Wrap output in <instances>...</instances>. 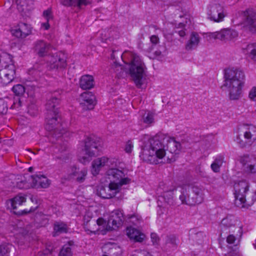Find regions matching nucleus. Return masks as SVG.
Listing matches in <instances>:
<instances>
[{
  "label": "nucleus",
  "mask_w": 256,
  "mask_h": 256,
  "mask_svg": "<svg viewBox=\"0 0 256 256\" xmlns=\"http://www.w3.org/2000/svg\"><path fill=\"white\" fill-rule=\"evenodd\" d=\"M52 46L49 43L42 40H38L34 43V50L40 56H46V66L48 70L64 68L66 66V54L62 52L50 55Z\"/></svg>",
  "instance_id": "20e7f679"
},
{
  "label": "nucleus",
  "mask_w": 256,
  "mask_h": 256,
  "mask_svg": "<svg viewBox=\"0 0 256 256\" xmlns=\"http://www.w3.org/2000/svg\"><path fill=\"white\" fill-rule=\"evenodd\" d=\"M68 226L62 222H56L54 224V236L62 233H66L68 232Z\"/></svg>",
  "instance_id": "c85d7f7f"
},
{
  "label": "nucleus",
  "mask_w": 256,
  "mask_h": 256,
  "mask_svg": "<svg viewBox=\"0 0 256 256\" xmlns=\"http://www.w3.org/2000/svg\"><path fill=\"white\" fill-rule=\"evenodd\" d=\"M221 225L226 227H230L232 226V224L230 223V219L228 218H226L222 219V220Z\"/></svg>",
  "instance_id": "c03bdc74"
},
{
  "label": "nucleus",
  "mask_w": 256,
  "mask_h": 256,
  "mask_svg": "<svg viewBox=\"0 0 256 256\" xmlns=\"http://www.w3.org/2000/svg\"><path fill=\"white\" fill-rule=\"evenodd\" d=\"M72 254L71 252L70 248L66 245H65L63 246L62 249L60 253L59 254V256H72Z\"/></svg>",
  "instance_id": "4c0bfd02"
},
{
  "label": "nucleus",
  "mask_w": 256,
  "mask_h": 256,
  "mask_svg": "<svg viewBox=\"0 0 256 256\" xmlns=\"http://www.w3.org/2000/svg\"><path fill=\"white\" fill-rule=\"evenodd\" d=\"M28 178L33 183V188H46L50 184V180L43 175L28 176Z\"/></svg>",
  "instance_id": "6ab92c4d"
},
{
  "label": "nucleus",
  "mask_w": 256,
  "mask_h": 256,
  "mask_svg": "<svg viewBox=\"0 0 256 256\" xmlns=\"http://www.w3.org/2000/svg\"><path fill=\"white\" fill-rule=\"evenodd\" d=\"M92 0H60L62 4L66 6H74L82 9L92 3Z\"/></svg>",
  "instance_id": "aec40b11"
},
{
  "label": "nucleus",
  "mask_w": 256,
  "mask_h": 256,
  "mask_svg": "<svg viewBox=\"0 0 256 256\" xmlns=\"http://www.w3.org/2000/svg\"><path fill=\"white\" fill-rule=\"evenodd\" d=\"M244 170L247 174H256V157L253 155H244L239 158Z\"/></svg>",
  "instance_id": "9b49d317"
},
{
  "label": "nucleus",
  "mask_w": 256,
  "mask_h": 256,
  "mask_svg": "<svg viewBox=\"0 0 256 256\" xmlns=\"http://www.w3.org/2000/svg\"><path fill=\"white\" fill-rule=\"evenodd\" d=\"M244 138L248 142L256 140V126L254 125H247L242 128Z\"/></svg>",
  "instance_id": "412c9836"
},
{
  "label": "nucleus",
  "mask_w": 256,
  "mask_h": 256,
  "mask_svg": "<svg viewBox=\"0 0 256 256\" xmlns=\"http://www.w3.org/2000/svg\"><path fill=\"white\" fill-rule=\"evenodd\" d=\"M159 38L158 36H156L154 35L150 37V41L152 44H157L158 42Z\"/></svg>",
  "instance_id": "8fccbe9b"
},
{
  "label": "nucleus",
  "mask_w": 256,
  "mask_h": 256,
  "mask_svg": "<svg viewBox=\"0 0 256 256\" xmlns=\"http://www.w3.org/2000/svg\"><path fill=\"white\" fill-rule=\"evenodd\" d=\"M26 202V198L24 194H18L13 198L10 199L6 202V205L8 208L16 209L18 206L22 205Z\"/></svg>",
  "instance_id": "5701e85b"
},
{
  "label": "nucleus",
  "mask_w": 256,
  "mask_h": 256,
  "mask_svg": "<svg viewBox=\"0 0 256 256\" xmlns=\"http://www.w3.org/2000/svg\"><path fill=\"white\" fill-rule=\"evenodd\" d=\"M44 256H52V254L51 253H50L48 254H47V255Z\"/></svg>",
  "instance_id": "13d9d810"
},
{
  "label": "nucleus",
  "mask_w": 256,
  "mask_h": 256,
  "mask_svg": "<svg viewBox=\"0 0 256 256\" xmlns=\"http://www.w3.org/2000/svg\"><path fill=\"white\" fill-rule=\"evenodd\" d=\"M246 52L250 58L256 61V43L248 44Z\"/></svg>",
  "instance_id": "c756f323"
},
{
  "label": "nucleus",
  "mask_w": 256,
  "mask_h": 256,
  "mask_svg": "<svg viewBox=\"0 0 256 256\" xmlns=\"http://www.w3.org/2000/svg\"><path fill=\"white\" fill-rule=\"evenodd\" d=\"M249 184L246 180H240L234 185L235 204L240 208H247L250 206L246 200V194L248 190Z\"/></svg>",
  "instance_id": "1a4fd4ad"
},
{
  "label": "nucleus",
  "mask_w": 256,
  "mask_h": 256,
  "mask_svg": "<svg viewBox=\"0 0 256 256\" xmlns=\"http://www.w3.org/2000/svg\"><path fill=\"white\" fill-rule=\"evenodd\" d=\"M84 228L88 234H98V220H92L91 218L86 215L84 218Z\"/></svg>",
  "instance_id": "a211bd4d"
},
{
  "label": "nucleus",
  "mask_w": 256,
  "mask_h": 256,
  "mask_svg": "<svg viewBox=\"0 0 256 256\" xmlns=\"http://www.w3.org/2000/svg\"><path fill=\"white\" fill-rule=\"evenodd\" d=\"M168 192L170 194H172V190H170L169 191H168ZM171 194H170V195Z\"/></svg>",
  "instance_id": "052dcab7"
},
{
  "label": "nucleus",
  "mask_w": 256,
  "mask_h": 256,
  "mask_svg": "<svg viewBox=\"0 0 256 256\" xmlns=\"http://www.w3.org/2000/svg\"><path fill=\"white\" fill-rule=\"evenodd\" d=\"M98 234H105L108 232L114 230L109 221L107 222L104 218H100L98 219Z\"/></svg>",
  "instance_id": "393cba45"
},
{
  "label": "nucleus",
  "mask_w": 256,
  "mask_h": 256,
  "mask_svg": "<svg viewBox=\"0 0 256 256\" xmlns=\"http://www.w3.org/2000/svg\"><path fill=\"white\" fill-rule=\"evenodd\" d=\"M236 254L239 255V252L238 251L236 252Z\"/></svg>",
  "instance_id": "e2e57ef3"
},
{
  "label": "nucleus",
  "mask_w": 256,
  "mask_h": 256,
  "mask_svg": "<svg viewBox=\"0 0 256 256\" xmlns=\"http://www.w3.org/2000/svg\"><path fill=\"white\" fill-rule=\"evenodd\" d=\"M140 157L144 161L157 164L160 158V138L156 136L142 146Z\"/></svg>",
  "instance_id": "423d86ee"
},
{
  "label": "nucleus",
  "mask_w": 256,
  "mask_h": 256,
  "mask_svg": "<svg viewBox=\"0 0 256 256\" xmlns=\"http://www.w3.org/2000/svg\"><path fill=\"white\" fill-rule=\"evenodd\" d=\"M238 36L237 32L232 28H224L212 34V36L214 38L226 41L233 40Z\"/></svg>",
  "instance_id": "2eb2a0df"
},
{
  "label": "nucleus",
  "mask_w": 256,
  "mask_h": 256,
  "mask_svg": "<svg viewBox=\"0 0 256 256\" xmlns=\"http://www.w3.org/2000/svg\"><path fill=\"white\" fill-rule=\"evenodd\" d=\"M21 106V102L19 98H14L13 100V104L10 106L12 109L18 108Z\"/></svg>",
  "instance_id": "79ce46f5"
},
{
  "label": "nucleus",
  "mask_w": 256,
  "mask_h": 256,
  "mask_svg": "<svg viewBox=\"0 0 256 256\" xmlns=\"http://www.w3.org/2000/svg\"><path fill=\"white\" fill-rule=\"evenodd\" d=\"M43 16L46 20L47 22H49L50 20L52 19V14L50 8H48L45 10L43 12Z\"/></svg>",
  "instance_id": "ea45409f"
},
{
  "label": "nucleus",
  "mask_w": 256,
  "mask_h": 256,
  "mask_svg": "<svg viewBox=\"0 0 256 256\" xmlns=\"http://www.w3.org/2000/svg\"><path fill=\"white\" fill-rule=\"evenodd\" d=\"M126 233L130 239L133 240L135 242H142L145 238L144 234L132 227H128L126 228Z\"/></svg>",
  "instance_id": "4be33fe9"
},
{
  "label": "nucleus",
  "mask_w": 256,
  "mask_h": 256,
  "mask_svg": "<svg viewBox=\"0 0 256 256\" xmlns=\"http://www.w3.org/2000/svg\"><path fill=\"white\" fill-rule=\"evenodd\" d=\"M162 138V137H161ZM180 144L174 138L163 136L161 142V162H170L171 160L166 157V150H168L171 154H178L181 150Z\"/></svg>",
  "instance_id": "6e6552de"
},
{
  "label": "nucleus",
  "mask_w": 256,
  "mask_h": 256,
  "mask_svg": "<svg viewBox=\"0 0 256 256\" xmlns=\"http://www.w3.org/2000/svg\"><path fill=\"white\" fill-rule=\"evenodd\" d=\"M200 38L198 34L193 32L191 34L190 38L185 45V48L187 50L196 49L200 42Z\"/></svg>",
  "instance_id": "b1692460"
},
{
  "label": "nucleus",
  "mask_w": 256,
  "mask_h": 256,
  "mask_svg": "<svg viewBox=\"0 0 256 256\" xmlns=\"http://www.w3.org/2000/svg\"><path fill=\"white\" fill-rule=\"evenodd\" d=\"M168 39L169 40H171L172 39V34L170 33L168 34Z\"/></svg>",
  "instance_id": "4d7b16f0"
},
{
  "label": "nucleus",
  "mask_w": 256,
  "mask_h": 256,
  "mask_svg": "<svg viewBox=\"0 0 256 256\" xmlns=\"http://www.w3.org/2000/svg\"><path fill=\"white\" fill-rule=\"evenodd\" d=\"M236 240L235 236L232 234H230L226 238V242L230 244H234Z\"/></svg>",
  "instance_id": "49530a36"
},
{
  "label": "nucleus",
  "mask_w": 256,
  "mask_h": 256,
  "mask_svg": "<svg viewBox=\"0 0 256 256\" xmlns=\"http://www.w3.org/2000/svg\"><path fill=\"white\" fill-rule=\"evenodd\" d=\"M184 186L185 187V190H186V188L187 187H188V186Z\"/></svg>",
  "instance_id": "680f3d73"
},
{
  "label": "nucleus",
  "mask_w": 256,
  "mask_h": 256,
  "mask_svg": "<svg viewBox=\"0 0 256 256\" xmlns=\"http://www.w3.org/2000/svg\"><path fill=\"white\" fill-rule=\"evenodd\" d=\"M152 241L154 244H157L159 238L158 235L155 233H152L150 235Z\"/></svg>",
  "instance_id": "a18cd8bd"
},
{
  "label": "nucleus",
  "mask_w": 256,
  "mask_h": 256,
  "mask_svg": "<svg viewBox=\"0 0 256 256\" xmlns=\"http://www.w3.org/2000/svg\"><path fill=\"white\" fill-rule=\"evenodd\" d=\"M134 144L130 140H128L126 144L124 150L126 153H130L133 149Z\"/></svg>",
  "instance_id": "a19ab883"
},
{
  "label": "nucleus",
  "mask_w": 256,
  "mask_h": 256,
  "mask_svg": "<svg viewBox=\"0 0 256 256\" xmlns=\"http://www.w3.org/2000/svg\"><path fill=\"white\" fill-rule=\"evenodd\" d=\"M13 92L17 96H20L24 94L25 92L24 87L22 84H16L12 87Z\"/></svg>",
  "instance_id": "e433bc0d"
},
{
  "label": "nucleus",
  "mask_w": 256,
  "mask_h": 256,
  "mask_svg": "<svg viewBox=\"0 0 256 256\" xmlns=\"http://www.w3.org/2000/svg\"><path fill=\"white\" fill-rule=\"evenodd\" d=\"M124 214L120 210H116L112 211L108 218L109 224H110L114 230L122 226L123 223Z\"/></svg>",
  "instance_id": "f3484780"
},
{
  "label": "nucleus",
  "mask_w": 256,
  "mask_h": 256,
  "mask_svg": "<svg viewBox=\"0 0 256 256\" xmlns=\"http://www.w3.org/2000/svg\"><path fill=\"white\" fill-rule=\"evenodd\" d=\"M43 66L38 64H36L34 67L30 70L29 74L32 75L34 78L40 76V72L42 70Z\"/></svg>",
  "instance_id": "c9c22d12"
},
{
  "label": "nucleus",
  "mask_w": 256,
  "mask_h": 256,
  "mask_svg": "<svg viewBox=\"0 0 256 256\" xmlns=\"http://www.w3.org/2000/svg\"><path fill=\"white\" fill-rule=\"evenodd\" d=\"M16 74V67L12 61L0 70V77L4 84H10L14 79Z\"/></svg>",
  "instance_id": "f8f14e48"
},
{
  "label": "nucleus",
  "mask_w": 256,
  "mask_h": 256,
  "mask_svg": "<svg viewBox=\"0 0 256 256\" xmlns=\"http://www.w3.org/2000/svg\"><path fill=\"white\" fill-rule=\"evenodd\" d=\"M11 32L12 34L14 36L18 38H24L23 37L22 32H21V30L20 28L18 25L14 28L12 29Z\"/></svg>",
  "instance_id": "58836bf2"
},
{
  "label": "nucleus",
  "mask_w": 256,
  "mask_h": 256,
  "mask_svg": "<svg viewBox=\"0 0 256 256\" xmlns=\"http://www.w3.org/2000/svg\"><path fill=\"white\" fill-rule=\"evenodd\" d=\"M18 26L24 38L32 33V28L30 25L25 23H20Z\"/></svg>",
  "instance_id": "2f4dec72"
},
{
  "label": "nucleus",
  "mask_w": 256,
  "mask_h": 256,
  "mask_svg": "<svg viewBox=\"0 0 256 256\" xmlns=\"http://www.w3.org/2000/svg\"><path fill=\"white\" fill-rule=\"evenodd\" d=\"M16 4L17 8L20 12H26L30 10L33 7V0H16Z\"/></svg>",
  "instance_id": "bb28decb"
},
{
  "label": "nucleus",
  "mask_w": 256,
  "mask_h": 256,
  "mask_svg": "<svg viewBox=\"0 0 256 256\" xmlns=\"http://www.w3.org/2000/svg\"><path fill=\"white\" fill-rule=\"evenodd\" d=\"M142 120L146 126L153 124L154 120V113L150 112H146L143 116Z\"/></svg>",
  "instance_id": "7c9ffc66"
},
{
  "label": "nucleus",
  "mask_w": 256,
  "mask_h": 256,
  "mask_svg": "<svg viewBox=\"0 0 256 256\" xmlns=\"http://www.w3.org/2000/svg\"><path fill=\"white\" fill-rule=\"evenodd\" d=\"M197 234L198 235V236H202V234L201 232L198 233Z\"/></svg>",
  "instance_id": "bf43d9fd"
},
{
  "label": "nucleus",
  "mask_w": 256,
  "mask_h": 256,
  "mask_svg": "<svg viewBox=\"0 0 256 256\" xmlns=\"http://www.w3.org/2000/svg\"><path fill=\"white\" fill-rule=\"evenodd\" d=\"M12 246V244H4L0 246V256H8Z\"/></svg>",
  "instance_id": "f704fd0d"
},
{
  "label": "nucleus",
  "mask_w": 256,
  "mask_h": 256,
  "mask_svg": "<svg viewBox=\"0 0 256 256\" xmlns=\"http://www.w3.org/2000/svg\"><path fill=\"white\" fill-rule=\"evenodd\" d=\"M45 216L42 214H36V220L37 222H40L41 220H44Z\"/></svg>",
  "instance_id": "de8ad7c7"
},
{
  "label": "nucleus",
  "mask_w": 256,
  "mask_h": 256,
  "mask_svg": "<svg viewBox=\"0 0 256 256\" xmlns=\"http://www.w3.org/2000/svg\"><path fill=\"white\" fill-rule=\"evenodd\" d=\"M225 16L224 8L219 4L212 6L208 13V18L217 22H222Z\"/></svg>",
  "instance_id": "dca6fc26"
},
{
  "label": "nucleus",
  "mask_w": 256,
  "mask_h": 256,
  "mask_svg": "<svg viewBox=\"0 0 256 256\" xmlns=\"http://www.w3.org/2000/svg\"><path fill=\"white\" fill-rule=\"evenodd\" d=\"M80 86L83 90H89L94 86V80L90 75H84L81 77Z\"/></svg>",
  "instance_id": "a878e982"
},
{
  "label": "nucleus",
  "mask_w": 256,
  "mask_h": 256,
  "mask_svg": "<svg viewBox=\"0 0 256 256\" xmlns=\"http://www.w3.org/2000/svg\"><path fill=\"white\" fill-rule=\"evenodd\" d=\"M166 244L170 248H175L176 245V238L174 235L168 236L165 238Z\"/></svg>",
  "instance_id": "72a5a7b5"
},
{
  "label": "nucleus",
  "mask_w": 256,
  "mask_h": 256,
  "mask_svg": "<svg viewBox=\"0 0 256 256\" xmlns=\"http://www.w3.org/2000/svg\"><path fill=\"white\" fill-rule=\"evenodd\" d=\"M96 97L91 92H84L80 98V104L84 110H92L96 104Z\"/></svg>",
  "instance_id": "4468645a"
},
{
  "label": "nucleus",
  "mask_w": 256,
  "mask_h": 256,
  "mask_svg": "<svg viewBox=\"0 0 256 256\" xmlns=\"http://www.w3.org/2000/svg\"><path fill=\"white\" fill-rule=\"evenodd\" d=\"M104 256H106V255H104Z\"/></svg>",
  "instance_id": "0e129e2a"
},
{
  "label": "nucleus",
  "mask_w": 256,
  "mask_h": 256,
  "mask_svg": "<svg viewBox=\"0 0 256 256\" xmlns=\"http://www.w3.org/2000/svg\"><path fill=\"white\" fill-rule=\"evenodd\" d=\"M114 67V71L115 72H117L118 71L122 69V67L120 65L118 64L116 62H114V64L113 66Z\"/></svg>",
  "instance_id": "09e8293b"
},
{
  "label": "nucleus",
  "mask_w": 256,
  "mask_h": 256,
  "mask_svg": "<svg viewBox=\"0 0 256 256\" xmlns=\"http://www.w3.org/2000/svg\"><path fill=\"white\" fill-rule=\"evenodd\" d=\"M82 148L78 154V160L83 164L88 163L98 150L100 144L91 137H86L81 142Z\"/></svg>",
  "instance_id": "0eeeda50"
},
{
  "label": "nucleus",
  "mask_w": 256,
  "mask_h": 256,
  "mask_svg": "<svg viewBox=\"0 0 256 256\" xmlns=\"http://www.w3.org/2000/svg\"><path fill=\"white\" fill-rule=\"evenodd\" d=\"M249 98L251 100H256V87H253L249 92Z\"/></svg>",
  "instance_id": "37998d69"
},
{
  "label": "nucleus",
  "mask_w": 256,
  "mask_h": 256,
  "mask_svg": "<svg viewBox=\"0 0 256 256\" xmlns=\"http://www.w3.org/2000/svg\"><path fill=\"white\" fill-rule=\"evenodd\" d=\"M60 100V98L52 96L46 104L48 114L46 118V128L58 138L66 132V124L62 122L57 108Z\"/></svg>",
  "instance_id": "7ed1b4c3"
},
{
  "label": "nucleus",
  "mask_w": 256,
  "mask_h": 256,
  "mask_svg": "<svg viewBox=\"0 0 256 256\" xmlns=\"http://www.w3.org/2000/svg\"><path fill=\"white\" fill-rule=\"evenodd\" d=\"M178 26H179V27L180 28H183L184 26V24L182 22H180L179 24H178Z\"/></svg>",
  "instance_id": "6e6d98bb"
},
{
  "label": "nucleus",
  "mask_w": 256,
  "mask_h": 256,
  "mask_svg": "<svg viewBox=\"0 0 256 256\" xmlns=\"http://www.w3.org/2000/svg\"><path fill=\"white\" fill-rule=\"evenodd\" d=\"M177 32V31H176ZM178 32L180 36L183 37L186 35V32L184 30H180L178 31Z\"/></svg>",
  "instance_id": "603ef678"
},
{
  "label": "nucleus",
  "mask_w": 256,
  "mask_h": 256,
  "mask_svg": "<svg viewBox=\"0 0 256 256\" xmlns=\"http://www.w3.org/2000/svg\"><path fill=\"white\" fill-rule=\"evenodd\" d=\"M193 192L194 194L190 198H188L186 200V196L184 194V191L182 192V194L180 196L182 203L188 205H194L200 204L203 200V196L202 190L198 188H193Z\"/></svg>",
  "instance_id": "ddd939ff"
},
{
  "label": "nucleus",
  "mask_w": 256,
  "mask_h": 256,
  "mask_svg": "<svg viewBox=\"0 0 256 256\" xmlns=\"http://www.w3.org/2000/svg\"><path fill=\"white\" fill-rule=\"evenodd\" d=\"M222 157L220 156L216 158L211 164V168L212 170L215 172H218L220 171V168L222 166Z\"/></svg>",
  "instance_id": "473e14b6"
},
{
  "label": "nucleus",
  "mask_w": 256,
  "mask_h": 256,
  "mask_svg": "<svg viewBox=\"0 0 256 256\" xmlns=\"http://www.w3.org/2000/svg\"><path fill=\"white\" fill-rule=\"evenodd\" d=\"M117 163V159L106 156L98 158L92 162L91 172L93 176L98 175L103 168H108L106 172V176L110 183L107 190L102 188L98 191V195L104 198H110L115 196L125 186L131 182V179L124 174L123 170L116 168Z\"/></svg>",
  "instance_id": "f257e3e1"
},
{
  "label": "nucleus",
  "mask_w": 256,
  "mask_h": 256,
  "mask_svg": "<svg viewBox=\"0 0 256 256\" xmlns=\"http://www.w3.org/2000/svg\"><path fill=\"white\" fill-rule=\"evenodd\" d=\"M87 175L88 169L86 168H80L76 165H72L66 170V179H74L79 183L84 182Z\"/></svg>",
  "instance_id": "9d476101"
},
{
  "label": "nucleus",
  "mask_w": 256,
  "mask_h": 256,
  "mask_svg": "<svg viewBox=\"0 0 256 256\" xmlns=\"http://www.w3.org/2000/svg\"><path fill=\"white\" fill-rule=\"evenodd\" d=\"M28 176H31L28 174H25L21 177L20 181L17 182V186L20 189L28 188L33 187L32 182L29 180Z\"/></svg>",
  "instance_id": "cd10ccee"
},
{
  "label": "nucleus",
  "mask_w": 256,
  "mask_h": 256,
  "mask_svg": "<svg viewBox=\"0 0 256 256\" xmlns=\"http://www.w3.org/2000/svg\"><path fill=\"white\" fill-rule=\"evenodd\" d=\"M48 22H44L42 24V28H43L44 30H48L50 27V25Z\"/></svg>",
  "instance_id": "3c124183"
},
{
  "label": "nucleus",
  "mask_w": 256,
  "mask_h": 256,
  "mask_svg": "<svg viewBox=\"0 0 256 256\" xmlns=\"http://www.w3.org/2000/svg\"><path fill=\"white\" fill-rule=\"evenodd\" d=\"M125 64L124 69L129 74L138 88L146 86V78L144 64L140 58L133 52L125 51L121 56Z\"/></svg>",
  "instance_id": "f03ea898"
},
{
  "label": "nucleus",
  "mask_w": 256,
  "mask_h": 256,
  "mask_svg": "<svg viewBox=\"0 0 256 256\" xmlns=\"http://www.w3.org/2000/svg\"><path fill=\"white\" fill-rule=\"evenodd\" d=\"M250 26L251 28H252V27L256 28V22L254 20H251L250 21Z\"/></svg>",
  "instance_id": "864d4df0"
},
{
  "label": "nucleus",
  "mask_w": 256,
  "mask_h": 256,
  "mask_svg": "<svg viewBox=\"0 0 256 256\" xmlns=\"http://www.w3.org/2000/svg\"><path fill=\"white\" fill-rule=\"evenodd\" d=\"M225 85L228 87L231 100H238L242 95V88L244 75L236 68H228L225 70Z\"/></svg>",
  "instance_id": "39448f33"
},
{
  "label": "nucleus",
  "mask_w": 256,
  "mask_h": 256,
  "mask_svg": "<svg viewBox=\"0 0 256 256\" xmlns=\"http://www.w3.org/2000/svg\"><path fill=\"white\" fill-rule=\"evenodd\" d=\"M32 210H24L22 211V214H28V212H31Z\"/></svg>",
  "instance_id": "5fc2aeb1"
}]
</instances>
